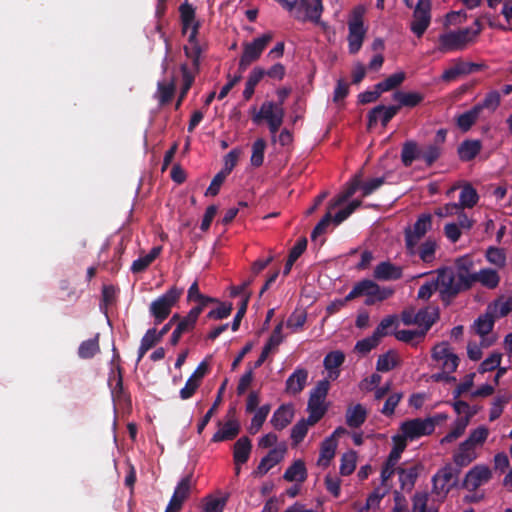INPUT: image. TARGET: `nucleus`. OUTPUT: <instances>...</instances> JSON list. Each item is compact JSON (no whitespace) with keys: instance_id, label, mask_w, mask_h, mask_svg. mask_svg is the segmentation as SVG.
Returning a JSON list of instances; mask_svg holds the SVG:
<instances>
[{"instance_id":"obj_1","label":"nucleus","mask_w":512,"mask_h":512,"mask_svg":"<svg viewBox=\"0 0 512 512\" xmlns=\"http://www.w3.org/2000/svg\"><path fill=\"white\" fill-rule=\"evenodd\" d=\"M180 18L182 24V33L187 36V44L184 46V51L192 61L194 67L198 66L199 58L203 50L200 45L197 35L200 27V22L196 19L195 9L187 3H184L179 8Z\"/></svg>"},{"instance_id":"obj_2","label":"nucleus","mask_w":512,"mask_h":512,"mask_svg":"<svg viewBox=\"0 0 512 512\" xmlns=\"http://www.w3.org/2000/svg\"><path fill=\"white\" fill-rule=\"evenodd\" d=\"M481 30L482 25L480 21L475 20L470 27L443 32L438 36L436 49L441 53L463 50L476 39Z\"/></svg>"},{"instance_id":"obj_3","label":"nucleus","mask_w":512,"mask_h":512,"mask_svg":"<svg viewBox=\"0 0 512 512\" xmlns=\"http://www.w3.org/2000/svg\"><path fill=\"white\" fill-rule=\"evenodd\" d=\"M435 282L440 294L450 296L471 286V278L464 271L455 272L451 268H443L437 271Z\"/></svg>"},{"instance_id":"obj_4","label":"nucleus","mask_w":512,"mask_h":512,"mask_svg":"<svg viewBox=\"0 0 512 512\" xmlns=\"http://www.w3.org/2000/svg\"><path fill=\"white\" fill-rule=\"evenodd\" d=\"M394 293V290L389 287H381L376 282L365 279L356 283L353 289L348 293L347 300H352L357 297H365V304L373 305L377 302H382Z\"/></svg>"},{"instance_id":"obj_5","label":"nucleus","mask_w":512,"mask_h":512,"mask_svg":"<svg viewBox=\"0 0 512 512\" xmlns=\"http://www.w3.org/2000/svg\"><path fill=\"white\" fill-rule=\"evenodd\" d=\"M366 13V8L363 5H358L353 8L349 15L348 20V48L351 54L357 53L363 44L366 28L364 27L363 18Z\"/></svg>"},{"instance_id":"obj_6","label":"nucleus","mask_w":512,"mask_h":512,"mask_svg":"<svg viewBox=\"0 0 512 512\" xmlns=\"http://www.w3.org/2000/svg\"><path fill=\"white\" fill-rule=\"evenodd\" d=\"M383 177L373 178L365 183L361 182L359 175H355L354 178L348 183L347 187L341 192L334 201L331 203V207H338L352 197L357 190H361L362 196H368L380 188L384 183Z\"/></svg>"},{"instance_id":"obj_7","label":"nucleus","mask_w":512,"mask_h":512,"mask_svg":"<svg viewBox=\"0 0 512 512\" xmlns=\"http://www.w3.org/2000/svg\"><path fill=\"white\" fill-rule=\"evenodd\" d=\"M284 109L282 103H274L272 101H265L259 111L253 110L252 119L255 123L265 120L268 124L269 130L274 137L279 130L284 119Z\"/></svg>"},{"instance_id":"obj_8","label":"nucleus","mask_w":512,"mask_h":512,"mask_svg":"<svg viewBox=\"0 0 512 512\" xmlns=\"http://www.w3.org/2000/svg\"><path fill=\"white\" fill-rule=\"evenodd\" d=\"M330 384L328 380H321L311 391L307 410L309 412L308 421L310 425L316 424L325 414L327 406L325 399Z\"/></svg>"},{"instance_id":"obj_9","label":"nucleus","mask_w":512,"mask_h":512,"mask_svg":"<svg viewBox=\"0 0 512 512\" xmlns=\"http://www.w3.org/2000/svg\"><path fill=\"white\" fill-rule=\"evenodd\" d=\"M436 366L443 371L432 376L436 381L444 379V373L454 372L459 365V358L452 353L447 342H441L434 346L432 351Z\"/></svg>"},{"instance_id":"obj_10","label":"nucleus","mask_w":512,"mask_h":512,"mask_svg":"<svg viewBox=\"0 0 512 512\" xmlns=\"http://www.w3.org/2000/svg\"><path fill=\"white\" fill-rule=\"evenodd\" d=\"M432 227V215L428 213L421 214L414 225L405 230V245L410 255H415L418 251L419 241Z\"/></svg>"},{"instance_id":"obj_11","label":"nucleus","mask_w":512,"mask_h":512,"mask_svg":"<svg viewBox=\"0 0 512 512\" xmlns=\"http://www.w3.org/2000/svg\"><path fill=\"white\" fill-rule=\"evenodd\" d=\"M180 295L181 290L172 287L150 304L149 310L156 323H161L169 316L172 307L177 303Z\"/></svg>"},{"instance_id":"obj_12","label":"nucleus","mask_w":512,"mask_h":512,"mask_svg":"<svg viewBox=\"0 0 512 512\" xmlns=\"http://www.w3.org/2000/svg\"><path fill=\"white\" fill-rule=\"evenodd\" d=\"M272 39L273 34L271 32H267L255 38L253 41L245 43L243 53L240 58V68L244 70L252 62L256 61L261 56L267 45L272 41Z\"/></svg>"},{"instance_id":"obj_13","label":"nucleus","mask_w":512,"mask_h":512,"mask_svg":"<svg viewBox=\"0 0 512 512\" xmlns=\"http://www.w3.org/2000/svg\"><path fill=\"white\" fill-rule=\"evenodd\" d=\"M431 22V1L418 0L417 5L413 12V19L410 24L411 31L417 36L421 37Z\"/></svg>"},{"instance_id":"obj_14","label":"nucleus","mask_w":512,"mask_h":512,"mask_svg":"<svg viewBox=\"0 0 512 512\" xmlns=\"http://www.w3.org/2000/svg\"><path fill=\"white\" fill-rule=\"evenodd\" d=\"M400 430L406 438L412 441L432 434L434 431V420L416 418L405 421L401 424Z\"/></svg>"},{"instance_id":"obj_15","label":"nucleus","mask_w":512,"mask_h":512,"mask_svg":"<svg viewBox=\"0 0 512 512\" xmlns=\"http://www.w3.org/2000/svg\"><path fill=\"white\" fill-rule=\"evenodd\" d=\"M491 476L492 471L489 466L484 464L475 465L467 472L464 478V486L469 490H475L486 484L491 479Z\"/></svg>"},{"instance_id":"obj_16","label":"nucleus","mask_w":512,"mask_h":512,"mask_svg":"<svg viewBox=\"0 0 512 512\" xmlns=\"http://www.w3.org/2000/svg\"><path fill=\"white\" fill-rule=\"evenodd\" d=\"M299 8L303 10L296 15L299 20L318 23L321 18L323 6L321 0H297Z\"/></svg>"},{"instance_id":"obj_17","label":"nucleus","mask_w":512,"mask_h":512,"mask_svg":"<svg viewBox=\"0 0 512 512\" xmlns=\"http://www.w3.org/2000/svg\"><path fill=\"white\" fill-rule=\"evenodd\" d=\"M403 269L401 266L395 265L389 261L379 263L375 269L373 276L380 281H392L402 277Z\"/></svg>"},{"instance_id":"obj_18","label":"nucleus","mask_w":512,"mask_h":512,"mask_svg":"<svg viewBox=\"0 0 512 512\" xmlns=\"http://www.w3.org/2000/svg\"><path fill=\"white\" fill-rule=\"evenodd\" d=\"M287 451L285 444H280L272 449L264 458L261 459L257 471L260 474H266L271 468L281 462Z\"/></svg>"},{"instance_id":"obj_19","label":"nucleus","mask_w":512,"mask_h":512,"mask_svg":"<svg viewBox=\"0 0 512 512\" xmlns=\"http://www.w3.org/2000/svg\"><path fill=\"white\" fill-rule=\"evenodd\" d=\"M478 448L469 441L464 440L453 455V460L458 466H467L478 457Z\"/></svg>"},{"instance_id":"obj_20","label":"nucleus","mask_w":512,"mask_h":512,"mask_svg":"<svg viewBox=\"0 0 512 512\" xmlns=\"http://www.w3.org/2000/svg\"><path fill=\"white\" fill-rule=\"evenodd\" d=\"M345 355L341 351H332L328 353L323 361V365L327 371L326 380H335L340 375V366L344 363Z\"/></svg>"},{"instance_id":"obj_21","label":"nucleus","mask_w":512,"mask_h":512,"mask_svg":"<svg viewBox=\"0 0 512 512\" xmlns=\"http://www.w3.org/2000/svg\"><path fill=\"white\" fill-rule=\"evenodd\" d=\"M398 106H383L379 105L372 109L368 115V126L372 127L374 124L380 120L383 126H386L388 122L396 115L398 112Z\"/></svg>"},{"instance_id":"obj_22","label":"nucleus","mask_w":512,"mask_h":512,"mask_svg":"<svg viewBox=\"0 0 512 512\" xmlns=\"http://www.w3.org/2000/svg\"><path fill=\"white\" fill-rule=\"evenodd\" d=\"M308 372L305 369H296L286 380L285 391L289 395L299 394L306 386Z\"/></svg>"},{"instance_id":"obj_23","label":"nucleus","mask_w":512,"mask_h":512,"mask_svg":"<svg viewBox=\"0 0 512 512\" xmlns=\"http://www.w3.org/2000/svg\"><path fill=\"white\" fill-rule=\"evenodd\" d=\"M336 449H337V440L334 439V436L327 437L321 443L320 454H319V458L317 460V465L324 469L327 468L335 456Z\"/></svg>"},{"instance_id":"obj_24","label":"nucleus","mask_w":512,"mask_h":512,"mask_svg":"<svg viewBox=\"0 0 512 512\" xmlns=\"http://www.w3.org/2000/svg\"><path fill=\"white\" fill-rule=\"evenodd\" d=\"M240 430V424L236 419H229L213 435V442L227 441L235 438Z\"/></svg>"},{"instance_id":"obj_25","label":"nucleus","mask_w":512,"mask_h":512,"mask_svg":"<svg viewBox=\"0 0 512 512\" xmlns=\"http://www.w3.org/2000/svg\"><path fill=\"white\" fill-rule=\"evenodd\" d=\"M293 417V407L290 405H282L273 413L271 424L275 429L282 430L291 423Z\"/></svg>"},{"instance_id":"obj_26","label":"nucleus","mask_w":512,"mask_h":512,"mask_svg":"<svg viewBox=\"0 0 512 512\" xmlns=\"http://www.w3.org/2000/svg\"><path fill=\"white\" fill-rule=\"evenodd\" d=\"M437 318L438 310L427 307L416 312V325L420 328V332L425 335Z\"/></svg>"},{"instance_id":"obj_27","label":"nucleus","mask_w":512,"mask_h":512,"mask_svg":"<svg viewBox=\"0 0 512 512\" xmlns=\"http://www.w3.org/2000/svg\"><path fill=\"white\" fill-rule=\"evenodd\" d=\"M251 441L248 437L239 438L234 444L233 459L235 464H244L248 461L251 453Z\"/></svg>"},{"instance_id":"obj_28","label":"nucleus","mask_w":512,"mask_h":512,"mask_svg":"<svg viewBox=\"0 0 512 512\" xmlns=\"http://www.w3.org/2000/svg\"><path fill=\"white\" fill-rule=\"evenodd\" d=\"M471 278V283L473 281H477L481 283L483 286L488 288H495L499 284L500 278L498 273L492 269H481L478 273L473 275L469 274Z\"/></svg>"},{"instance_id":"obj_29","label":"nucleus","mask_w":512,"mask_h":512,"mask_svg":"<svg viewBox=\"0 0 512 512\" xmlns=\"http://www.w3.org/2000/svg\"><path fill=\"white\" fill-rule=\"evenodd\" d=\"M161 246L153 247L149 253L139 256L133 261L131 270L134 273L144 271L161 253Z\"/></svg>"},{"instance_id":"obj_30","label":"nucleus","mask_w":512,"mask_h":512,"mask_svg":"<svg viewBox=\"0 0 512 512\" xmlns=\"http://www.w3.org/2000/svg\"><path fill=\"white\" fill-rule=\"evenodd\" d=\"M367 417V410L361 404H356L347 409L346 423L350 427H359Z\"/></svg>"},{"instance_id":"obj_31","label":"nucleus","mask_w":512,"mask_h":512,"mask_svg":"<svg viewBox=\"0 0 512 512\" xmlns=\"http://www.w3.org/2000/svg\"><path fill=\"white\" fill-rule=\"evenodd\" d=\"M283 478L289 482H304L307 478V471L302 460H296L285 471Z\"/></svg>"},{"instance_id":"obj_32","label":"nucleus","mask_w":512,"mask_h":512,"mask_svg":"<svg viewBox=\"0 0 512 512\" xmlns=\"http://www.w3.org/2000/svg\"><path fill=\"white\" fill-rule=\"evenodd\" d=\"M487 311L492 314L494 318L506 316L510 311H512V298L501 297L497 299L488 305Z\"/></svg>"},{"instance_id":"obj_33","label":"nucleus","mask_w":512,"mask_h":512,"mask_svg":"<svg viewBox=\"0 0 512 512\" xmlns=\"http://www.w3.org/2000/svg\"><path fill=\"white\" fill-rule=\"evenodd\" d=\"M468 424V417H459L456 419L452 425L451 431L440 440V443L447 444L457 440L464 434Z\"/></svg>"},{"instance_id":"obj_34","label":"nucleus","mask_w":512,"mask_h":512,"mask_svg":"<svg viewBox=\"0 0 512 512\" xmlns=\"http://www.w3.org/2000/svg\"><path fill=\"white\" fill-rule=\"evenodd\" d=\"M482 111L481 105H476L472 109L459 115L457 118V125L462 131H468L471 126L476 122Z\"/></svg>"},{"instance_id":"obj_35","label":"nucleus","mask_w":512,"mask_h":512,"mask_svg":"<svg viewBox=\"0 0 512 512\" xmlns=\"http://www.w3.org/2000/svg\"><path fill=\"white\" fill-rule=\"evenodd\" d=\"M399 364V355L395 351H388L381 354L376 363V369L379 372H388Z\"/></svg>"},{"instance_id":"obj_36","label":"nucleus","mask_w":512,"mask_h":512,"mask_svg":"<svg viewBox=\"0 0 512 512\" xmlns=\"http://www.w3.org/2000/svg\"><path fill=\"white\" fill-rule=\"evenodd\" d=\"M481 150V143L478 140L464 141L458 148V154L461 160L469 161L473 159Z\"/></svg>"},{"instance_id":"obj_37","label":"nucleus","mask_w":512,"mask_h":512,"mask_svg":"<svg viewBox=\"0 0 512 512\" xmlns=\"http://www.w3.org/2000/svg\"><path fill=\"white\" fill-rule=\"evenodd\" d=\"M265 76V70L260 67L254 68L248 76V79L245 84V89L243 91V97L246 100H249L253 93L256 85L262 80Z\"/></svg>"},{"instance_id":"obj_38","label":"nucleus","mask_w":512,"mask_h":512,"mask_svg":"<svg viewBox=\"0 0 512 512\" xmlns=\"http://www.w3.org/2000/svg\"><path fill=\"white\" fill-rule=\"evenodd\" d=\"M472 67L471 64L457 61L443 72L442 79L447 82L455 80L458 76L471 72Z\"/></svg>"},{"instance_id":"obj_39","label":"nucleus","mask_w":512,"mask_h":512,"mask_svg":"<svg viewBox=\"0 0 512 512\" xmlns=\"http://www.w3.org/2000/svg\"><path fill=\"white\" fill-rule=\"evenodd\" d=\"M393 98L398 101L399 106L415 107L423 100V95L418 92H401L394 93Z\"/></svg>"},{"instance_id":"obj_40","label":"nucleus","mask_w":512,"mask_h":512,"mask_svg":"<svg viewBox=\"0 0 512 512\" xmlns=\"http://www.w3.org/2000/svg\"><path fill=\"white\" fill-rule=\"evenodd\" d=\"M191 489L190 478H183L176 486L174 493L170 499L171 502L183 505L185 500L188 498Z\"/></svg>"},{"instance_id":"obj_41","label":"nucleus","mask_w":512,"mask_h":512,"mask_svg":"<svg viewBox=\"0 0 512 512\" xmlns=\"http://www.w3.org/2000/svg\"><path fill=\"white\" fill-rule=\"evenodd\" d=\"M401 158L405 166H410L414 160L421 159V150L415 142H406L402 149Z\"/></svg>"},{"instance_id":"obj_42","label":"nucleus","mask_w":512,"mask_h":512,"mask_svg":"<svg viewBox=\"0 0 512 512\" xmlns=\"http://www.w3.org/2000/svg\"><path fill=\"white\" fill-rule=\"evenodd\" d=\"M489 433V429L486 426L480 425L469 432L466 440L479 449L488 439Z\"/></svg>"},{"instance_id":"obj_43","label":"nucleus","mask_w":512,"mask_h":512,"mask_svg":"<svg viewBox=\"0 0 512 512\" xmlns=\"http://www.w3.org/2000/svg\"><path fill=\"white\" fill-rule=\"evenodd\" d=\"M478 199L479 197L476 190L472 186L466 185L461 190L458 204L460 205L461 209L472 208L476 205Z\"/></svg>"},{"instance_id":"obj_44","label":"nucleus","mask_w":512,"mask_h":512,"mask_svg":"<svg viewBox=\"0 0 512 512\" xmlns=\"http://www.w3.org/2000/svg\"><path fill=\"white\" fill-rule=\"evenodd\" d=\"M494 316L488 311L484 315H481L474 323V328L481 337L489 334L494 326Z\"/></svg>"},{"instance_id":"obj_45","label":"nucleus","mask_w":512,"mask_h":512,"mask_svg":"<svg viewBox=\"0 0 512 512\" xmlns=\"http://www.w3.org/2000/svg\"><path fill=\"white\" fill-rule=\"evenodd\" d=\"M99 341H98V335L95 336L92 339L83 341L78 349V355L79 357L83 359H88L93 357L95 354L99 352Z\"/></svg>"},{"instance_id":"obj_46","label":"nucleus","mask_w":512,"mask_h":512,"mask_svg":"<svg viewBox=\"0 0 512 512\" xmlns=\"http://www.w3.org/2000/svg\"><path fill=\"white\" fill-rule=\"evenodd\" d=\"M270 409V405H263L255 411L249 427L250 433L255 434L261 429L270 412Z\"/></svg>"},{"instance_id":"obj_47","label":"nucleus","mask_w":512,"mask_h":512,"mask_svg":"<svg viewBox=\"0 0 512 512\" xmlns=\"http://www.w3.org/2000/svg\"><path fill=\"white\" fill-rule=\"evenodd\" d=\"M357 463V454L355 451H348L341 457L340 473L343 476L350 475L354 472Z\"/></svg>"},{"instance_id":"obj_48","label":"nucleus","mask_w":512,"mask_h":512,"mask_svg":"<svg viewBox=\"0 0 512 512\" xmlns=\"http://www.w3.org/2000/svg\"><path fill=\"white\" fill-rule=\"evenodd\" d=\"M437 248V242L431 238L425 240L420 249L419 257L424 263H431L435 259V252Z\"/></svg>"},{"instance_id":"obj_49","label":"nucleus","mask_w":512,"mask_h":512,"mask_svg":"<svg viewBox=\"0 0 512 512\" xmlns=\"http://www.w3.org/2000/svg\"><path fill=\"white\" fill-rule=\"evenodd\" d=\"M227 498L208 495L203 499V512H223Z\"/></svg>"},{"instance_id":"obj_50","label":"nucleus","mask_w":512,"mask_h":512,"mask_svg":"<svg viewBox=\"0 0 512 512\" xmlns=\"http://www.w3.org/2000/svg\"><path fill=\"white\" fill-rule=\"evenodd\" d=\"M405 80V73L402 71L396 72L389 77H387L384 81L379 82L377 84V88L383 92L390 91L397 86H399Z\"/></svg>"},{"instance_id":"obj_51","label":"nucleus","mask_w":512,"mask_h":512,"mask_svg":"<svg viewBox=\"0 0 512 512\" xmlns=\"http://www.w3.org/2000/svg\"><path fill=\"white\" fill-rule=\"evenodd\" d=\"M266 149V142L264 139H257L252 145V154L250 162L252 166L259 167L264 161V152Z\"/></svg>"},{"instance_id":"obj_52","label":"nucleus","mask_w":512,"mask_h":512,"mask_svg":"<svg viewBox=\"0 0 512 512\" xmlns=\"http://www.w3.org/2000/svg\"><path fill=\"white\" fill-rule=\"evenodd\" d=\"M202 311H203L202 310V306H196V307L192 308L189 311V313L187 314V316L184 317L179 322L177 327L180 330H182L184 333L189 331V330H191L194 327V325H195V323H196V321H197V319H198V317H199V315L201 314Z\"/></svg>"},{"instance_id":"obj_53","label":"nucleus","mask_w":512,"mask_h":512,"mask_svg":"<svg viewBox=\"0 0 512 512\" xmlns=\"http://www.w3.org/2000/svg\"><path fill=\"white\" fill-rule=\"evenodd\" d=\"M175 90L173 81L159 82L156 97L160 103L164 104L171 100Z\"/></svg>"},{"instance_id":"obj_54","label":"nucleus","mask_w":512,"mask_h":512,"mask_svg":"<svg viewBox=\"0 0 512 512\" xmlns=\"http://www.w3.org/2000/svg\"><path fill=\"white\" fill-rule=\"evenodd\" d=\"M511 400V396L509 395H501L494 399L492 402L490 411H489V420L494 421L498 419L504 409V406Z\"/></svg>"},{"instance_id":"obj_55","label":"nucleus","mask_w":512,"mask_h":512,"mask_svg":"<svg viewBox=\"0 0 512 512\" xmlns=\"http://www.w3.org/2000/svg\"><path fill=\"white\" fill-rule=\"evenodd\" d=\"M379 342L380 338L373 333L371 336L358 341L355 345V350L360 354H367L374 349Z\"/></svg>"},{"instance_id":"obj_56","label":"nucleus","mask_w":512,"mask_h":512,"mask_svg":"<svg viewBox=\"0 0 512 512\" xmlns=\"http://www.w3.org/2000/svg\"><path fill=\"white\" fill-rule=\"evenodd\" d=\"M187 298L189 301L198 302L199 303L198 306H202V309L205 307V305L208 302L215 301L213 298H210V297H207V296H204L203 294H201L199 291V288H198V284L196 282H194L189 287Z\"/></svg>"},{"instance_id":"obj_57","label":"nucleus","mask_w":512,"mask_h":512,"mask_svg":"<svg viewBox=\"0 0 512 512\" xmlns=\"http://www.w3.org/2000/svg\"><path fill=\"white\" fill-rule=\"evenodd\" d=\"M310 423L308 419H303L297 422L291 431V438L297 444L301 442L306 436L308 429L310 427Z\"/></svg>"},{"instance_id":"obj_58","label":"nucleus","mask_w":512,"mask_h":512,"mask_svg":"<svg viewBox=\"0 0 512 512\" xmlns=\"http://www.w3.org/2000/svg\"><path fill=\"white\" fill-rule=\"evenodd\" d=\"M242 154V150L239 148H235L231 150L225 157H224V166L222 168V172L229 175L231 171L236 166L240 155Z\"/></svg>"},{"instance_id":"obj_59","label":"nucleus","mask_w":512,"mask_h":512,"mask_svg":"<svg viewBox=\"0 0 512 512\" xmlns=\"http://www.w3.org/2000/svg\"><path fill=\"white\" fill-rule=\"evenodd\" d=\"M157 340L158 339L156 336L155 329H150L146 332V334L143 336L141 340V344L139 347V359H141L144 356V354L154 346Z\"/></svg>"},{"instance_id":"obj_60","label":"nucleus","mask_w":512,"mask_h":512,"mask_svg":"<svg viewBox=\"0 0 512 512\" xmlns=\"http://www.w3.org/2000/svg\"><path fill=\"white\" fill-rule=\"evenodd\" d=\"M361 205V201L354 200L350 202L345 208L341 209L339 212L335 214L333 217V222L335 225H339L344 220H346L359 206Z\"/></svg>"},{"instance_id":"obj_61","label":"nucleus","mask_w":512,"mask_h":512,"mask_svg":"<svg viewBox=\"0 0 512 512\" xmlns=\"http://www.w3.org/2000/svg\"><path fill=\"white\" fill-rule=\"evenodd\" d=\"M475 376H476L475 373H469L463 378L461 383L456 387V389L453 392L454 399H457L461 395L471 391V389L474 385Z\"/></svg>"},{"instance_id":"obj_62","label":"nucleus","mask_w":512,"mask_h":512,"mask_svg":"<svg viewBox=\"0 0 512 512\" xmlns=\"http://www.w3.org/2000/svg\"><path fill=\"white\" fill-rule=\"evenodd\" d=\"M486 256H487V260L499 267V268H502L505 266V263H506V256H505V253L502 249H499V248H489L487 250V253H486Z\"/></svg>"},{"instance_id":"obj_63","label":"nucleus","mask_w":512,"mask_h":512,"mask_svg":"<svg viewBox=\"0 0 512 512\" xmlns=\"http://www.w3.org/2000/svg\"><path fill=\"white\" fill-rule=\"evenodd\" d=\"M467 19V14L464 10L451 11L445 15L443 24L445 27L457 26L464 23Z\"/></svg>"},{"instance_id":"obj_64","label":"nucleus","mask_w":512,"mask_h":512,"mask_svg":"<svg viewBox=\"0 0 512 512\" xmlns=\"http://www.w3.org/2000/svg\"><path fill=\"white\" fill-rule=\"evenodd\" d=\"M502 355L500 353H492L489 357H487L479 366V373H485L488 371H492L499 367L501 362Z\"/></svg>"}]
</instances>
